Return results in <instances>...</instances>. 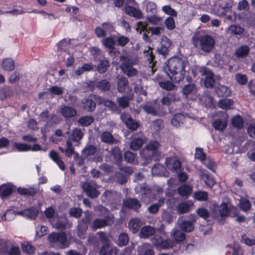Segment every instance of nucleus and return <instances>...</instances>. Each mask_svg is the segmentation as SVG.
Listing matches in <instances>:
<instances>
[{
  "mask_svg": "<svg viewBox=\"0 0 255 255\" xmlns=\"http://www.w3.org/2000/svg\"><path fill=\"white\" fill-rule=\"evenodd\" d=\"M176 95L175 93H168L166 96L161 99V102L162 105L169 107L172 101L176 100Z\"/></svg>",
  "mask_w": 255,
  "mask_h": 255,
  "instance_id": "39",
  "label": "nucleus"
},
{
  "mask_svg": "<svg viewBox=\"0 0 255 255\" xmlns=\"http://www.w3.org/2000/svg\"><path fill=\"white\" fill-rule=\"evenodd\" d=\"M125 11L128 15L136 18H140L142 14L139 9L132 6L125 5Z\"/></svg>",
  "mask_w": 255,
  "mask_h": 255,
  "instance_id": "23",
  "label": "nucleus"
},
{
  "mask_svg": "<svg viewBox=\"0 0 255 255\" xmlns=\"http://www.w3.org/2000/svg\"><path fill=\"white\" fill-rule=\"evenodd\" d=\"M193 205L191 201H187L179 203L177 206L176 209L177 212L180 214H184L189 212L191 207Z\"/></svg>",
  "mask_w": 255,
  "mask_h": 255,
  "instance_id": "22",
  "label": "nucleus"
},
{
  "mask_svg": "<svg viewBox=\"0 0 255 255\" xmlns=\"http://www.w3.org/2000/svg\"><path fill=\"white\" fill-rule=\"evenodd\" d=\"M201 178L204 181L205 184L210 188H212L216 181L214 178L207 171H203L201 173Z\"/></svg>",
  "mask_w": 255,
  "mask_h": 255,
  "instance_id": "20",
  "label": "nucleus"
},
{
  "mask_svg": "<svg viewBox=\"0 0 255 255\" xmlns=\"http://www.w3.org/2000/svg\"><path fill=\"white\" fill-rule=\"evenodd\" d=\"M195 157L203 162L206 158V154L204 152L203 149L201 147H196L195 149Z\"/></svg>",
  "mask_w": 255,
  "mask_h": 255,
  "instance_id": "53",
  "label": "nucleus"
},
{
  "mask_svg": "<svg viewBox=\"0 0 255 255\" xmlns=\"http://www.w3.org/2000/svg\"><path fill=\"white\" fill-rule=\"evenodd\" d=\"M17 193L20 195L33 197L37 193V190L34 187H30L28 188L19 187L16 189Z\"/></svg>",
  "mask_w": 255,
  "mask_h": 255,
  "instance_id": "21",
  "label": "nucleus"
},
{
  "mask_svg": "<svg viewBox=\"0 0 255 255\" xmlns=\"http://www.w3.org/2000/svg\"><path fill=\"white\" fill-rule=\"evenodd\" d=\"M194 198L197 201H205L208 199V193L206 191H198L194 193Z\"/></svg>",
  "mask_w": 255,
  "mask_h": 255,
  "instance_id": "47",
  "label": "nucleus"
},
{
  "mask_svg": "<svg viewBox=\"0 0 255 255\" xmlns=\"http://www.w3.org/2000/svg\"><path fill=\"white\" fill-rule=\"evenodd\" d=\"M174 241L170 239H162L160 242V245L158 248L162 250H168L172 248L174 246Z\"/></svg>",
  "mask_w": 255,
  "mask_h": 255,
  "instance_id": "49",
  "label": "nucleus"
},
{
  "mask_svg": "<svg viewBox=\"0 0 255 255\" xmlns=\"http://www.w3.org/2000/svg\"><path fill=\"white\" fill-rule=\"evenodd\" d=\"M83 135L84 134L81 129L75 128L73 129L72 132L68 139L71 140V142H78L82 139Z\"/></svg>",
  "mask_w": 255,
  "mask_h": 255,
  "instance_id": "26",
  "label": "nucleus"
},
{
  "mask_svg": "<svg viewBox=\"0 0 255 255\" xmlns=\"http://www.w3.org/2000/svg\"><path fill=\"white\" fill-rule=\"evenodd\" d=\"M147 140V138L143 132L139 131L134 133L131 136L129 147L133 150H139Z\"/></svg>",
  "mask_w": 255,
  "mask_h": 255,
  "instance_id": "4",
  "label": "nucleus"
},
{
  "mask_svg": "<svg viewBox=\"0 0 255 255\" xmlns=\"http://www.w3.org/2000/svg\"><path fill=\"white\" fill-rule=\"evenodd\" d=\"M181 229L186 232H190L194 228L193 223L190 221H183L181 224Z\"/></svg>",
  "mask_w": 255,
  "mask_h": 255,
  "instance_id": "59",
  "label": "nucleus"
},
{
  "mask_svg": "<svg viewBox=\"0 0 255 255\" xmlns=\"http://www.w3.org/2000/svg\"><path fill=\"white\" fill-rule=\"evenodd\" d=\"M231 13V7L228 3H226L224 6H219L216 11V13L219 16L224 17L228 20L232 19Z\"/></svg>",
  "mask_w": 255,
  "mask_h": 255,
  "instance_id": "9",
  "label": "nucleus"
},
{
  "mask_svg": "<svg viewBox=\"0 0 255 255\" xmlns=\"http://www.w3.org/2000/svg\"><path fill=\"white\" fill-rule=\"evenodd\" d=\"M15 67L14 62L11 58H5L2 62V68L5 71H12Z\"/></svg>",
  "mask_w": 255,
  "mask_h": 255,
  "instance_id": "38",
  "label": "nucleus"
},
{
  "mask_svg": "<svg viewBox=\"0 0 255 255\" xmlns=\"http://www.w3.org/2000/svg\"><path fill=\"white\" fill-rule=\"evenodd\" d=\"M110 66L109 61L105 59L100 60L97 66V70L100 74L105 73Z\"/></svg>",
  "mask_w": 255,
  "mask_h": 255,
  "instance_id": "31",
  "label": "nucleus"
},
{
  "mask_svg": "<svg viewBox=\"0 0 255 255\" xmlns=\"http://www.w3.org/2000/svg\"><path fill=\"white\" fill-rule=\"evenodd\" d=\"M136 154L130 151H127L124 153V158L128 163H134Z\"/></svg>",
  "mask_w": 255,
  "mask_h": 255,
  "instance_id": "63",
  "label": "nucleus"
},
{
  "mask_svg": "<svg viewBox=\"0 0 255 255\" xmlns=\"http://www.w3.org/2000/svg\"><path fill=\"white\" fill-rule=\"evenodd\" d=\"M153 49L150 46H147V49H145L144 51V54L147 60L149 62L150 64L153 63L154 64L155 56L153 52Z\"/></svg>",
  "mask_w": 255,
  "mask_h": 255,
  "instance_id": "43",
  "label": "nucleus"
},
{
  "mask_svg": "<svg viewBox=\"0 0 255 255\" xmlns=\"http://www.w3.org/2000/svg\"><path fill=\"white\" fill-rule=\"evenodd\" d=\"M96 87L100 91L106 92L111 89V85L108 80L102 79L96 83Z\"/></svg>",
  "mask_w": 255,
  "mask_h": 255,
  "instance_id": "30",
  "label": "nucleus"
},
{
  "mask_svg": "<svg viewBox=\"0 0 255 255\" xmlns=\"http://www.w3.org/2000/svg\"><path fill=\"white\" fill-rule=\"evenodd\" d=\"M129 82L125 77H122L118 79L117 89L119 93H123L128 86Z\"/></svg>",
  "mask_w": 255,
  "mask_h": 255,
  "instance_id": "24",
  "label": "nucleus"
},
{
  "mask_svg": "<svg viewBox=\"0 0 255 255\" xmlns=\"http://www.w3.org/2000/svg\"><path fill=\"white\" fill-rule=\"evenodd\" d=\"M233 104V100L225 98V99H221L218 101V106L222 109L228 110L231 109V107Z\"/></svg>",
  "mask_w": 255,
  "mask_h": 255,
  "instance_id": "35",
  "label": "nucleus"
},
{
  "mask_svg": "<svg viewBox=\"0 0 255 255\" xmlns=\"http://www.w3.org/2000/svg\"><path fill=\"white\" fill-rule=\"evenodd\" d=\"M124 205L128 209L134 210L136 212H138L141 206V204L136 198L127 199L124 201Z\"/></svg>",
  "mask_w": 255,
  "mask_h": 255,
  "instance_id": "14",
  "label": "nucleus"
},
{
  "mask_svg": "<svg viewBox=\"0 0 255 255\" xmlns=\"http://www.w3.org/2000/svg\"><path fill=\"white\" fill-rule=\"evenodd\" d=\"M165 25L169 30H173L175 28V23L174 18L171 16L168 17L164 21Z\"/></svg>",
  "mask_w": 255,
  "mask_h": 255,
  "instance_id": "64",
  "label": "nucleus"
},
{
  "mask_svg": "<svg viewBox=\"0 0 255 255\" xmlns=\"http://www.w3.org/2000/svg\"><path fill=\"white\" fill-rule=\"evenodd\" d=\"M172 236L177 243L182 242L186 238L185 234L181 231L178 230L174 231Z\"/></svg>",
  "mask_w": 255,
  "mask_h": 255,
  "instance_id": "57",
  "label": "nucleus"
},
{
  "mask_svg": "<svg viewBox=\"0 0 255 255\" xmlns=\"http://www.w3.org/2000/svg\"><path fill=\"white\" fill-rule=\"evenodd\" d=\"M118 245L120 247H123L127 245L129 241V237L127 234L123 233L121 234L118 238Z\"/></svg>",
  "mask_w": 255,
  "mask_h": 255,
  "instance_id": "58",
  "label": "nucleus"
},
{
  "mask_svg": "<svg viewBox=\"0 0 255 255\" xmlns=\"http://www.w3.org/2000/svg\"><path fill=\"white\" fill-rule=\"evenodd\" d=\"M119 106L123 108H128L129 104V98L127 96H123L117 100Z\"/></svg>",
  "mask_w": 255,
  "mask_h": 255,
  "instance_id": "56",
  "label": "nucleus"
},
{
  "mask_svg": "<svg viewBox=\"0 0 255 255\" xmlns=\"http://www.w3.org/2000/svg\"><path fill=\"white\" fill-rule=\"evenodd\" d=\"M184 119V117L182 114H176L171 120V124L174 127H178L180 126L181 123H183Z\"/></svg>",
  "mask_w": 255,
  "mask_h": 255,
  "instance_id": "42",
  "label": "nucleus"
},
{
  "mask_svg": "<svg viewBox=\"0 0 255 255\" xmlns=\"http://www.w3.org/2000/svg\"><path fill=\"white\" fill-rule=\"evenodd\" d=\"M83 108L88 112H92L96 108V102L93 98H85L82 100Z\"/></svg>",
  "mask_w": 255,
  "mask_h": 255,
  "instance_id": "16",
  "label": "nucleus"
},
{
  "mask_svg": "<svg viewBox=\"0 0 255 255\" xmlns=\"http://www.w3.org/2000/svg\"><path fill=\"white\" fill-rule=\"evenodd\" d=\"M14 146L19 151H27L31 149V146L26 143L15 142Z\"/></svg>",
  "mask_w": 255,
  "mask_h": 255,
  "instance_id": "61",
  "label": "nucleus"
},
{
  "mask_svg": "<svg viewBox=\"0 0 255 255\" xmlns=\"http://www.w3.org/2000/svg\"><path fill=\"white\" fill-rule=\"evenodd\" d=\"M21 249L26 254H32L35 251V247L29 243L21 244Z\"/></svg>",
  "mask_w": 255,
  "mask_h": 255,
  "instance_id": "52",
  "label": "nucleus"
},
{
  "mask_svg": "<svg viewBox=\"0 0 255 255\" xmlns=\"http://www.w3.org/2000/svg\"><path fill=\"white\" fill-rule=\"evenodd\" d=\"M141 223L140 220L137 218L131 219L128 223L129 230L133 233H137L140 228Z\"/></svg>",
  "mask_w": 255,
  "mask_h": 255,
  "instance_id": "25",
  "label": "nucleus"
},
{
  "mask_svg": "<svg viewBox=\"0 0 255 255\" xmlns=\"http://www.w3.org/2000/svg\"><path fill=\"white\" fill-rule=\"evenodd\" d=\"M98 235H99L100 241L103 244L102 247L107 246V249L105 248V251L108 252V251H109V252H111L110 250H112L113 251L112 253L114 254L115 255H117L119 251L116 248H113L111 247L109 245V239L106 234L104 232L100 231L98 233Z\"/></svg>",
  "mask_w": 255,
  "mask_h": 255,
  "instance_id": "11",
  "label": "nucleus"
},
{
  "mask_svg": "<svg viewBox=\"0 0 255 255\" xmlns=\"http://www.w3.org/2000/svg\"><path fill=\"white\" fill-rule=\"evenodd\" d=\"M192 44L196 47H200L205 52H210L214 47L215 41L210 35H194L192 38Z\"/></svg>",
  "mask_w": 255,
  "mask_h": 255,
  "instance_id": "2",
  "label": "nucleus"
},
{
  "mask_svg": "<svg viewBox=\"0 0 255 255\" xmlns=\"http://www.w3.org/2000/svg\"><path fill=\"white\" fill-rule=\"evenodd\" d=\"M109 153L113 157L115 164L120 166L123 161V154L120 147L118 146L112 147Z\"/></svg>",
  "mask_w": 255,
  "mask_h": 255,
  "instance_id": "12",
  "label": "nucleus"
},
{
  "mask_svg": "<svg viewBox=\"0 0 255 255\" xmlns=\"http://www.w3.org/2000/svg\"><path fill=\"white\" fill-rule=\"evenodd\" d=\"M38 213L37 209L34 207H32L28 209H25L23 211V214L32 219H35Z\"/></svg>",
  "mask_w": 255,
  "mask_h": 255,
  "instance_id": "46",
  "label": "nucleus"
},
{
  "mask_svg": "<svg viewBox=\"0 0 255 255\" xmlns=\"http://www.w3.org/2000/svg\"><path fill=\"white\" fill-rule=\"evenodd\" d=\"M97 152V148L93 145L87 144L82 150V156L88 157L94 155Z\"/></svg>",
  "mask_w": 255,
  "mask_h": 255,
  "instance_id": "34",
  "label": "nucleus"
},
{
  "mask_svg": "<svg viewBox=\"0 0 255 255\" xmlns=\"http://www.w3.org/2000/svg\"><path fill=\"white\" fill-rule=\"evenodd\" d=\"M197 88L195 84H189L185 85L182 89L183 95L185 98L189 100H195L196 96Z\"/></svg>",
  "mask_w": 255,
  "mask_h": 255,
  "instance_id": "7",
  "label": "nucleus"
},
{
  "mask_svg": "<svg viewBox=\"0 0 255 255\" xmlns=\"http://www.w3.org/2000/svg\"><path fill=\"white\" fill-rule=\"evenodd\" d=\"M172 44L171 41L166 37L162 39L161 41V46L157 50L158 52L162 55L163 56H166L168 54L169 48Z\"/></svg>",
  "mask_w": 255,
  "mask_h": 255,
  "instance_id": "13",
  "label": "nucleus"
},
{
  "mask_svg": "<svg viewBox=\"0 0 255 255\" xmlns=\"http://www.w3.org/2000/svg\"><path fill=\"white\" fill-rule=\"evenodd\" d=\"M120 61L121 62L120 65L121 70L125 68H128V66H130L133 64L132 60L127 56L121 55L120 57Z\"/></svg>",
  "mask_w": 255,
  "mask_h": 255,
  "instance_id": "41",
  "label": "nucleus"
},
{
  "mask_svg": "<svg viewBox=\"0 0 255 255\" xmlns=\"http://www.w3.org/2000/svg\"><path fill=\"white\" fill-rule=\"evenodd\" d=\"M249 51L248 46L242 45L236 50L235 54L238 58H244L248 55Z\"/></svg>",
  "mask_w": 255,
  "mask_h": 255,
  "instance_id": "40",
  "label": "nucleus"
},
{
  "mask_svg": "<svg viewBox=\"0 0 255 255\" xmlns=\"http://www.w3.org/2000/svg\"><path fill=\"white\" fill-rule=\"evenodd\" d=\"M49 157L54 161L60 168L64 171L65 169L64 162L61 160L58 153L54 150H51L49 153Z\"/></svg>",
  "mask_w": 255,
  "mask_h": 255,
  "instance_id": "17",
  "label": "nucleus"
},
{
  "mask_svg": "<svg viewBox=\"0 0 255 255\" xmlns=\"http://www.w3.org/2000/svg\"><path fill=\"white\" fill-rule=\"evenodd\" d=\"M61 114L65 118H73L76 116L77 112L76 110L70 106H64L60 109Z\"/></svg>",
  "mask_w": 255,
  "mask_h": 255,
  "instance_id": "18",
  "label": "nucleus"
},
{
  "mask_svg": "<svg viewBox=\"0 0 255 255\" xmlns=\"http://www.w3.org/2000/svg\"><path fill=\"white\" fill-rule=\"evenodd\" d=\"M166 165L172 172L177 173L181 170V162L178 159L171 158L168 161L167 158L166 159Z\"/></svg>",
  "mask_w": 255,
  "mask_h": 255,
  "instance_id": "15",
  "label": "nucleus"
},
{
  "mask_svg": "<svg viewBox=\"0 0 255 255\" xmlns=\"http://www.w3.org/2000/svg\"><path fill=\"white\" fill-rule=\"evenodd\" d=\"M165 69L168 77L175 83L180 82L185 77V62L178 56L170 58L166 63Z\"/></svg>",
  "mask_w": 255,
  "mask_h": 255,
  "instance_id": "1",
  "label": "nucleus"
},
{
  "mask_svg": "<svg viewBox=\"0 0 255 255\" xmlns=\"http://www.w3.org/2000/svg\"><path fill=\"white\" fill-rule=\"evenodd\" d=\"M239 206L242 211L247 212L251 209L252 205L248 199L242 198L239 202Z\"/></svg>",
  "mask_w": 255,
  "mask_h": 255,
  "instance_id": "48",
  "label": "nucleus"
},
{
  "mask_svg": "<svg viewBox=\"0 0 255 255\" xmlns=\"http://www.w3.org/2000/svg\"><path fill=\"white\" fill-rule=\"evenodd\" d=\"M125 125L127 128L132 131L135 130L139 127L138 122L133 120L130 116L126 121Z\"/></svg>",
  "mask_w": 255,
  "mask_h": 255,
  "instance_id": "37",
  "label": "nucleus"
},
{
  "mask_svg": "<svg viewBox=\"0 0 255 255\" xmlns=\"http://www.w3.org/2000/svg\"><path fill=\"white\" fill-rule=\"evenodd\" d=\"M162 10L164 13L171 16V17H177V11L170 5L163 6Z\"/></svg>",
  "mask_w": 255,
  "mask_h": 255,
  "instance_id": "62",
  "label": "nucleus"
},
{
  "mask_svg": "<svg viewBox=\"0 0 255 255\" xmlns=\"http://www.w3.org/2000/svg\"><path fill=\"white\" fill-rule=\"evenodd\" d=\"M192 192V188L188 185L183 184L178 188V194L183 197H188Z\"/></svg>",
  "mask_w": 255,
  "mask_h": 255,
  "instance_id": "32",
  "label": "nucleus"
},
{
  "mask_svg": "<svg viewBox=\"0 0 255 255\" xmlns=\"http://www.w3.org/2000/svg\"><path fill=\"white\" fill-rule=\"evenodd\" d=\"M228 125V118L218 119L212 123V126L216 130L224 131Z\"/></svg>",
  "mask_w": 255,
  "mask_h": 255,
  "instance_id": "19",
  "label": "nucleus"
},
{
  "mask_svg": "<svg viewBox=\"0 0 255 255\" xmlns=\"http://www.w3.org/2000/svg\"><path fill=\"white\" fill-rule=\"evenodd\" d=\"M159 85L161 88L167 91H171L175 88V85L169 81H160L159 82Z\"/></svg>",
  "mask_w": 255,
  "mask_h": 255,
  "instance_id": "60",
  "label": "nucleus"
},
{
  "mask_svg": "<svg viewBox=\"0 0 255 255\" xmlns=\"http://www.w3.org/2000/svg\"><path fill=\"white\" fill-rule=\"evenodd\" d=\"M49 241L51 243H60L63 246L67 241V236L65 233H52L48 236Z\"/></svg>",
  "mask_w": 255,
  "mask_h": 255,
  "instance_id": "10",
  "label": "nucleus"
},
{
  "mask_svg": "<svg viewBox=\"0 0 255 255\" xmlns=\"http://www.w3.org/2000/svg\"><path fill=\"white\" fill-rule=\"evenodd\" d=\"M142 109L147 114H150L152 116L157 115V112L155 108L151 103H146L143 104L142 106Z\"/></svg>",
  "mask_w": 255,
  "mask_h": 255,
  "instance_id": "44",
  "label": "nucleus"
},
{
  "mask_svg": "<svg viewBox=\"0 0 255 255\" xmlns=\"http://www.w3.org/2000/svg\"><path fill=\"white\" fill-rule=\"evenodd\" d=\"M160 146V144L158 141L155 140H150L148 143L145 146V148L148 151H151L152 153L151 155H146L144 154H141L140 152L142 158L147 163H149L153 159V153L156 154L157 153V150Z\"/></svg>",
  "mask_w": 255,
  "mask_h": 255,
  "instance_id": "5",
  "label": "nucleus"
},
{
  "mask_svg": "<svg viewBox=\"0 0 255 255\" xmlns=\"http://www.w3.org/2000/svg\"><path fill=\"white\" fill-rule=\"evenodd\" d=\"M216 93L219 97L227 98L230 96L231 91L227 86L219 85L216 89Z\"/></svg>",
  "mask_w": 255,
  "mask_h": 255,
  "instance_id": "27",
  "label": "nucleus"
},
{
  "mask_svg": "<svg viewBox=\"0 0 255 255\" xmlns=\"http://www.w3.org/2000/svg\"><path fill=\"white\" fill-rule=\"evenodd\" d=\"M102 44L105 47L115 49V45L116 44L115 40L111 36L104 38L102 41Z\"/></svg>",
  "mask_w": 255,
  "mask_h": 255,
  "instance_id": "51",
  "label": "nucleus"
},
{
  "mask_svg": "<svg viewBox=\"0 0 255 255\" xmlns=\"http://www.w3.org/2000/svg\"><path fill=\"white\" fill-rule=\"evenodd\" d=\"M98 211L103 213V219L97 218L92 222L91 228L93 231H96L99 229L112 225L114 222V218L113 215H109V210L106 207L100 205Z\"/></svg>",
  "mask_w": 255,
  "mask_h": 255,
  "instance_id": "3",
  "label": "nucleus"
},
{
  "mask_svg": "<svg viewBox=\"0 0 255 255\" xmlns=\"http://www.w3.org/2000/svg\"><path fill=\"white\" fill-rule=\"evenodd\" d=\"M68 221L66 218L58 219L55 225L56 229L60 231L65 230L66 229Z\"/></svg>",
  "mask_w": 255,
  "mask_h": 255,
  "instance_id": "54",
  "label": "nucleus"
},
{
  "mask_svg": "<svg viewBox=\"0 0 255 255\" xmlns=\"http://www.w3.org/2000/svg\"><path fill=\"white\" fill-rule=\"evenodd\" d=\"M155 232V229L151 226H146L140 229L139 234L141 238H147L152 236Z\"/></svg>",
  "mask_w": 255,
  "mask_h": 255,
  "instance_id": "28",
  "label": "nucleus"
},
{
  "mask_svg": "<svg viewBox=\"0 0 255 255\" xmlns=\"http://www.w3.org/2000/svg\"><path fill=\"white\" fill-rule=\"evenodd\" d=\"M48 91L50 92L51 96L54 97L55 96L62 95L64 92V88L55 85L49 88Z\"/></svg>",
  "mask_w": 255,
  "mask_h": 255,
  "instance_id": "45",
  "label": "nucleus"
},
{
  "mask_svg": "<svg viewBox=\"0 0 255 255\" xmlns=\"http://www.w3.org/2000/svg\"><path fill=\"white\" fill-rule=\"evenodd\" d=\"M101 139L103 142L111 144L116 143L118 141L111 132L107 131L101 133Z\"/></svg>",
  "mask_w": 255,
  "mask_h": 255,
  "instance_id": "29",
  "label": "nucleus"
},
{
  "mask_svg": "<svg viewBox=\"0 0 255 255\" xmlns=\"http://www.w3.org/2000/svg\"><path fill=\"white\" fill-rule=\"evenodd\" d=\"M94 122V118L92 116L81 117L78 120L79 124L82 127H88Z\"/></svg>",
  "mask_w": 255,
  "mask_h": 255,
  "instance_id": "33",
  "label": "nucleus"
},
{
  "mask_svg": "<svg viewBox=\"0 0 255 255\" xmlns=\"http://www.w3.org/2000/svg\"><path fill=\"white\" fill-rule=\"evenodd\" d=\"M82 189L86 195L92 199L97 198L100 195L97 185L92 182H85L82 184Z\"/></svg>",
  "mask_w": 255,
  "mask_h": 255,
  "instance_id": "6",
  "label": "nucleus"
},
{
  "mask_svg": "<svg viewBox=\"0 0 255 255\" xmlns=\"http://www.w3.org/2000/svg\"><path fill=\"white\" fill-rule=\"evenodd\" d=\"M16 188V186L11 183L3 184L0 186V197L4 199L12 195Z\"/></svg>",
  "mask_w": 255,
  "mask_h": 255,
  "instance_id": "8",
  "label": "nucleus"
},
{
  "mask_svg": "<svg viewBox=\"0 0 255 255\" xmlns=\"http://www.w3.org/2000/svg\"><path fill=\"white\" fill-rule=\"evenodd\" d=\"M216 83L215 79L214 78L213 74L207 76L204 80V86L207 88H213Z\"/></svg>",
  "mask_w": 255,
  "mask_h": 255,
  "instance_id": "50",
  "label": "nucleus"
},
{
  "mask_svg": "<svg viewBox=\"0 0 255 255\" xmlns=\"http://www.w3.org/2000/svg\"><path fill=\"white\" fill-rule=\"evenodd\" d=\"M231 122L233 126L238 129H242L244 127L243 119L239 115H237L233 117Z\"/></svg>",
  "mask_w": 255,
  "mask_h": 255,
  "instance_id": "36",
  "label": "nucleus"
},
{
  "mask_svg": "<svg viewBox=\"0 0 255 255\" xmlns=\"http://www.w3.org/2000/svg\"><path fill=\"white\" fill-rule=\"evenodd\" d=\"M83 211L80 208L73 207L70 209L69 214L70 217L78 219L82 215Z\"/></svg>",
  "mask_w": 255,
  "mask_h": 255,
  "instance_id": "55",
  "label": "nucleus"
}]
</instances>
